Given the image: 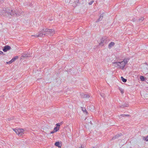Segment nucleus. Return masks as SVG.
I'll list each match as a JSON object with an SVG mask.
<instances>
[{"label":"nucleus","mask_w":148,"mask_h":148,"mask_svg":"<svg viewBox=\"0 0 148 148\" xmlns=\"http://www.w3.org/2000/svg\"><path fill=\"white\" fill-rule=\"evenodd\" d=\"M55 145L57 147H58L59 148H61V146L60 145V143L59 142H57L55 143Z\"/></svg>","instance_id":"11"},{"label":"nucleus","mask_w":148,"mask_h":148,"mask_svg":"<svg viewBox=\"0 0 148 148\" xmlns=\"http://www.w3.org/2000/svg\"><path fill=\"white\" fill-rule=\"evenodd\" d=\"M121 135H122V134L121 133H120L119 134H116L115 136L113 137L112 138V140H114L116 138H118L119 136H121Z\"/></svg>","instance_id":"10"},{"label":"nucleus","mask_w":148,"mask_h":148,"mask_svg":"<svg viewBox=\"0 0 148 148\" xmlns=\"http://www.w3.org/2000/svg\"><path fill=\"white\" fill-rule=\"evenodd\" d=\"M130 116V115H128V114H121V116H122V117H125L126 116Z\"/></svg>","instance_id":"18"},{"label":"nucleus","mask_w":148,"mask_h":148,"mask_svg":"<svg viewBox=\"0 0 148 148\" xmlns=\"http://www.w3.org/2000/svg\"><path fill=\"white\" fill-rule=\"evenodd\" d=\"M55 31L53 29L43 28L40 31L39 34L37 35H32V36H35L36 37H42L45 35H49L50 36L53 35L55 33Z\"/></svg>","instance_id":"1"},{"label":"nucleus","mask_w":148,"mask_h":148,"mask_svg":"<svg viewBox=\"0 0 148 148\" xmlns=\"http://www.w3.org/2000/svg\"><path fill=\"white\" fill-rule=\"evenodd\" d=\"M140 78L141 81H144L145 80V77L143 76H140Z\"/></svg>","instance_id":"16"},{"label":"nucleus","mask_w":148,"mask_h":148,"mask_svg":"<svg viewBox=\"0 0 148 148\" xmlns=\"http://www.w3.org/2000/svg\"><path fill=\"white\" fill-rule=\"evenodd\" d=\"M10 120H11V119H11V118H10Z\"/></svg>","instance_id":"34"},{"label":"nucleus","mask_w":148,"mask_h":148,"mask_svg":"<svg viewBox=\"0 0 148 148\" xmlns=\"http://www.w3.org/2000/svg\"><path fill=\"white\" fill-rule=\"evenodd\" d=\"M121 79L122 81L124 82H125L127 81V79H125L123 77H121Z\"/></svg>","instance_id":"15"},{"label":"nucleus","mask_w":148,"mask_h":148,"mask_svg":"<svg viewBox=\"0 0 148 148\" xmlns=\"http://www.w3.org/2000/svg\"><path fill=\"white\" fill-rule=\"evenodd\" d=\"M8 10H10V9L8 8H7L6 9L3 8L1 10H0V15H3L4 16H6L7 17L8 16L10 17V14H8L7 13Z\"/></svg>","instance_id":"5"},{"label":"nucleus","mask_w":148,"mask_h":148,"mask_svg":"<svg viewBox=\"0 0 148 148\" xmlns=\"http://www.w3.org/2000/svg\"><path fill=\"white\" fill-rule=\"evenodd\" d=\"M28 57V56L27 54H24L21 57V58H23L27 57Z\"/></svg>","instance_id":"17"},{"label":"nucleus","mask_w":148,"mask_h":148,"mask_svg":"<svg viewBox=\"0 0 148 148\" xmlns=\"http://www.w3.org/2000/svg\"><path fill=\"white\" fill-rule=\"evenodd\" d=\"M13 130L15 131L16 133L19 136H21L24 134V130L23 129H13Z\"/></svg>","instance_id":"4"},{"label":"nucleus","mask_w":148,"mask_h":148,"mask_svg":"<svg viewBox=\"0 0 148 148\" xmlns=\"http://www.w3.org/2000/svg\"><path fill=\"white\" fill-rule=\"evenodd\" d=\"M7 13L8 14H10V16H14L15 15L17 16H18L23 13V11L22 10H18L15 9L11 10H8Z\"/></svg>","instance_id":"3"},{"label":"nucleus","mask_w":148,"mask_h":148,"mask_svg":"<svg viewBox=\"0 0 148 148\" xmlns=\"http://www.w3.org/2000/svg\"><path fill=\"white\" fill-rule=\"evenodd\" d=\"M81 95L82 97L84 98H88L90 97V96L89 95L84 93H82L81 94Z\"/></svg>","instance_id":"9"},{"label":"nucleus","mask_w":148,"mask_h":148,"mask_svg":"<svg viewBox=\"0 0 148 148\" xmlns=\"http://www.w3.org/2000/svg\"><path fill=\"white\" fill-rule=\"evenodd\" d=\"M143 19H144L143 18V17H141L139 20V21H140H140H142Z\"/></svg>","instance_id":"23"},{"label":"nucleus","mask_w":148,"mask_h":148,"mask_svg":"<svg viewBox=\"0 0 148 148\" xmlns=\"http://www.w3.org/2000/svg\"><path fill=\"white\" fill-rule=\"evenodd\" d=\"M3 53L2 51H0V54H1V55L3 54Z\"/></svg>","instance_id":"26"},{"label":"nucleus","mask_w":148,"mask_h":148,"mask_svg":"<svg viewBox=\"0 0 148 148\" xmlns=\"http://www.w3.org/2000/svg\"><path fill=\"white\" fill-rule=\"evenodd\" d=\"M18 56H15L13 59L15 61L18 58Z\"/></svg>","instance_id":"20"},{"label":"nucleus","mask_w":148,"mask_h":148,"mask_svg":"<svg viewBox=\"0 0 148 148\" xmlns=\"http://www.w3.org/2000/svg\"><path fill=\"white\" fill-rule=\"evenodd\" d=\"M115 44L114 42H111L108 45V48H111L112 46H113Z\"/></svg>","instance_id":"12"},{"label":"nucleus","mask_w":148,"mask_h":148,"mask_svg":"<svg viewBox=\"0 0 148 148\" xmlns=\"http://www.w3.org/2000/svg\"><path fill=\"white\" fill-rule=\"evenodd\" d=\"M128 104H127L126 105H123L122 106H121V107L124 108L125 107H128Z\"/></svg>","instance_id":"19"},{"label":"nucleus","mask_w":148,"mask_h":148,"mask_svg":"<svg viewBox=\"0 0 148 148\" xmlns=\"http://www.w3.org/2000/svg\"><path fill=\"white\" fill-rule=\"evenodd\" d=\"M101 95V96L103 97V96H104V95Z\"/></svg>","instance_id":"33"},{"label":"nucleus","mask_w":148,"mask_h":148,"mask_svg":"<svg viewBox=\"0 0 148 148\" xmlns=\"http://www.w3.org/2000/svg\"><path fill=\"white\" fill-rule=\"evenodd\" d=\"M79 148H84L83 147H82V146L81 145V146L79 147Z\"/></svg>","instance_id":"31"},{"label":"nucleus","mask_w":148,"mask_h":148,"mask_svg":"<svg viewBox=\"0 0 148 148\" xmlns=\"http://www.w3.org/2000/svg\"><path fill=\"white\" fill-rule=\"evenodd\" d=\"M103 17V15L102 14L100 16V17L97 20L96 22H98L99 21H101Z\"/></svg>","instance_id":"13"},{"label":"nucleus","mask_w":148,"mask_h":148,"mask_svg":"<svg viewBox=\"0 0 148 148\" xmlns=\"http://www.w3.org/2000/svg\"><path fill=\"white\" fill-rule=\"evenodd\" d=\"M119 90H120L121 92L123 94L124 92V91L123 89L121 88H119Z\"/></svg>","instance_id":"21"},{"label":"nucleus","mask_w":148,"mask_h":148,"mask_svg":"<svg viewBox=\"0 0 148 148\" xmlns=\"http://www.w3.org/2000/svg\"><path fill=\"white\" fill-rule=\"evenodd\" d=\"M11 47L10 46L6 45L4 47L3 49V50L4 52H6L7 51L10 49Z\"/></svg>","instance_id":"7"},{"label":"nucleus","mask_w":148,"mask_h":148,"mask_svg":"<svg viewBox=\"0 0 148 148\" xmlns=\"http://www.w3.org/2000/svg\"><path fill=\"white\" fill-rule=\"evenodd\" d=\"M83 111L84 112V111H85L86 112V109H84V110H83Z\"/></svg>","instance_id":"30"},{"label":"nucleus","mask_w":148,"mask_h":148,"mask_svg":"<svg viewBox=\"0 0 148 148\" xmlns=\"http://www.w3.org/2000/svg\"><path fill=\"white\" fill-rule=\"evenodd\" d=\"M101 95V96L103 97V96H104V95Z\"/></svg>","instance_id":"32"},{"label":"nucleus","mask_w":148,"mask_h":148,"mask_svg":"<svg viewBox=\"0 0 148 148\" xmlns=\"http://www.w3.org/2000/svg\"><path fill=\"white\" fill-rule=\"evenodd\" d=\"M54 132H55V131H54L53 130V131H51V134H53V133H54Z\"/></svg>","instance_id":"27"},{"label":"nucleus","mask_w":148,"mask_h":148,"mask_svg":"<svg viewBox=\"0 0 148 148\" xmlns=\"http://www.w3.org/2000/svg\"><path fill=\"white\" fill-rule=\"evenodd\" d=\"M108 40L106 37H104L101 40V42L99 44L100 46H103V45L108 42Z\"/></svg>","instance_id":"6"},{"label":"nucleus","mask_w":148,"mask_h":148,"mask_svg":"<svg viewBox=\"0 0 148 148\" xmlns=\"http://www.w3.org/2000/svg\"><path fill=\"white\" fill-rule=\"evenodd\" d=\"M6 63L7 64H11L12 62V61L10 60V61H9V62H7Z\"/></svg>","instance_id":"24"},{"label":"nucleus","mask_w":148,"mask_h":148,"mask_svg":"<svg viewBox=\"0 0 148 148\" xmlns=\"http://www.w3.org/2000/svg\"><path fill=\"white\" fill-rule=\"evenodd\" d=\"M59 128H60L59 127H56L54 128L53 130L54 131L56 132L59 130Z\"/></svg>","instance_id":"14"},{"label":"nucleus","mask_w":148,"mask_h":148,"mask_svg":"<svg viewBox=\"0 0 148 148\" xmlns=\"http://www.w3.org/2000/svg\"><path fill=\"white\" fill-rule=\"evenodd\" d=\"M148 137H146L145 139V140H146L147 141L148 140V139L147 138Z\"/></svg>","instance_id":"29"},{"label":"nucleus","mask_w":148,"mask_h":148,"mask_svg":"<svg viewBox=\"0 0 148 148\" xmlns=\"http://www.w3.org/2000/svg\"><path fill=\"white\" fill-rule=\"evenodd\" d=\"M11 61H12V62H14L15 61L13 59V58L11 60Z\"/></svg>","instance_id":"28"},{"label":"nucleus","mask_w":148,"mask_h":148,"mask_svg":"<svg viewBox=\"0 0 148 148\" xmlns=\"http://www.w3.org/2000/svg\"><path fill=\"white\" fill-rule=\"evenodd\" d=\"M144 68L143 69L145 71H146L147 73H148V65L147 64H144Z\"/></svg>","instance_id":"8"},{"label":"nucleus","mask_w":148,"mask_h":148,"mask_svg":"<svg viewBox=\"0 0 148 148\" xmlns=\"http://www.w3.org/2000/svg\"><path fill=\"white\" fill-rule=\"evenodd\" d=\"M56 125L57 127H60V125L59 124V123H57Z\"/></svg>","instance_id":"25"},{"label":"nucleus","mask_w":148,"mask_h":148,"mask_svg":"<svg viewBox=\"0 0 148 148\" xmlns=\"http://www.w3.org/2000/svg\"><path fill=\"white\" fill-rule=\"evenodd\" d=\"M129 60L127 59H125L123 61L114 62H112V63L116 67L121 69H123L125 65L128 62Z\"/></svg>","instance_id":"2"},{"label":"nucleus","mask_w":148,"mask_h":148,"mask_svg":"<svg viewBox=\"0 0 148 148\" xmlns=\"http://www.w3.org/2000/svg\"><path fill=\"white\" fill-rule=\"evenodd\" d=\"M93 2H94V1H91L89 3V4L90 5H91Z\"/></svg>","instance_id":"22"}]
</instances>
